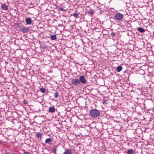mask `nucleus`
I'll return each mask as SVG.
<instances>
[{
  "label": "nucleus",
  "mask_w": 154,
  "mask_h": 154,
  "mask_svg": "<svg viewBox=\"0 0 154 154\" xmlns=\"http://www.w3.org/2000/svg\"><path fill=\"white\" fill-rule=\"evenodd\" d=\"M52 140L51 138H48L45 140V143L49 144L50 142H52Z\"/></svg>",
  "instance_id": "11"
},
{
  "label": "nucleus",
  "mask_w": 154,
  "mask_h": 154,
  "mask_svg": "<svg viewBox=\"0 0 154 154\" xmlns=\"http://www.w3.org/2000/svg\"><path fill=\"white\" fill-rule=\"evenodd\" d=\"M115 19L118 20H121L123 17V15L120 13H118L116 14L115 16Z\"/></svg>",
  "instance_id": "3"
},
{
  "label": "nucleus",
  "mask_w": 154,
  "mask_h": 154,
  "mask_svg": "<svg viewBox=\"0 0 154 154\" xmlns=\"http://www.w3.org/2000/svg\"><path fill=\"white\" fill-rule=\"evenodd\" d=\"M56 151L57 148H55L52 149V152L55 154L56 153Z\"/></svg>",
  "instance_id": "18"
},
{
  "label": "nucleus",
  "mask_w": 154,
  "mask_h": 154,
  "mask_svg": "<svg viewBox=\"0 0 154 154\" xmlns=\"http://www.w3.org/2000/svg\"><path fill=\"white\" fill-rule=\"evenodd\" d=\"M1 8L4 10H7L8 9V7L5 4H2L1 5Z\"/></svg>",
  "instance_id": "7"
},
{
  "label": "nucleus",
  "mask_w": 154,
  "mask_h": 154,
  "mask_svg": "<svg viewBox=\"0 0 154 154\" xmlns=\"http://www.w3.org/2000/svg\"><path fill=\"white\" fill-rule=\"evenodd\" d=\"M90 114L92 118H97L100 115V112L96 109H93L90 111Z\"/></svg>",
  "instance_id": "1"
},
{
  "label": "nucleus",
  "mask_w": 154,
  "mask_h": 154,
  "mask_svg": "<svg viewBox=\"0 0 154 154\" xmlns=\"http://www.w3.org/2000/svg\"><path fill=\"white\" fill-rule=\"evenodd\" d=\"M137 30L141 33L144 32L145 31V30L143 28L141 27H139L137 28Z\"/></svg>",
  "instance_id": "13"
},
{
  "label": "nucleus",
  "mask_w": 154,
  "mask_h": 154,
  "mask_svg": "<svg viewBox=\"0 0 154 154\" xmlns=\"http://www.w3.org/2000/svg\"><path fill=\"white\" fill-rule=\"evenodd\" d=\"M111 35L112 36H114L115 35V33L114 32H112L111 33Z\"/></svg>",
  "instance_id": "22"
},
{
  "label": "nucleus",
  "mask_w": 154,
  "mask_h": 154,
  "mask_svg": "<svg viewBox=\"0 0 154 154\" xmlns=\"http://www.w3.org/2000/svg\"><path fill=\"white\" fill-rule=\"evenodd\" d=\"M63 154H72V152L71 150L69 149H67L64 152Z\"/></svg>",
  "instance_id": "9"
},
{
  "label": "nucleus",
  "mask_w": 154,
  "mask_h": 154,
  "mask_svg": "<svg viewBox=\"0 0 154 154\" xmlns=\"http://www.w3.org/2000/svg\"><path fill=\"white\" fill-rule=\"evenodd\" d=\"M23 154H30L29 152H26V151H24Z\"/></svg>",
  "instance_id": "21"
},
{
  "label": "nucleus",
  "mask_w": 154,
  "mask_h": 154,
  "mask_svg": "<svg viewBox=\"0 0 154 154\" xmlns=\"http://www.w3.org/2000/svg\"><path fill=\"white\" fill-rule=\"evenodd\" d=\"M153 114H154V109H153Z\"/></svg>",
  "instance_id": "24"
},
{
  "label": "nucleus",
  "mask_w": 154,
  "mask_h": 154,
  "mask_svg": "<svg viewBox=\"0 0 154 154\" xmlns=\"http://www.w3.org/2000/svg\"><path fill=\"white\" fill-rule=\"evenodd\" d=\"M58 92H56L54 95V97L55 98H57L58 97Z\"/></svg>",
  "instance_id": "19"
},
{
  "label": "nucleus",
  "mask_w": 154,
  "mask_h": 154,
  "mask_svg": "<svg viewBox=\"0 0 154 154\" xmlns=\"http://www.w3.org/2000/svg\"><path fill=\"white\" fill-rule=\"evenodd\" d=\"M72 15L76 18H78L79 17V14L75 12Z\"/></svg>",
  "instance_id": "17"
},
{
  "label": "nucleus",
  "mask_w": 154,
  "mask_h": 154,
  "mask_svg": "<svg viewBox=\"0 0 154 154\" xmlns=\"http://www.w3.org/2000/svg\"><path fill=\"white\" fill-rule=\"evenodd\" d=\"M126 153L127 154H133L134 153V150L133 149H129Z\"/></svg>",
  "instance_id": "10"
},
{
  "label": "nucleus",
  "mask_w": 154,
  "mask_h": 154,
  "mask_svg": "<svg viewBox=\"0 0 154 154\" xmlns=\"http://www.w3.org/2000/svg\"><path fill=\"white\" fill-rule=\"evenodd\" d=\"M20 30L23 33H25L29 31V29L28 27H25L23 26L20 29Z\"/></svg>",
  "instance_id": "5"
},
{
  "label": "nucleus",
  "mask_w": 154,
  "mask_h": 154,
  "mask_svg": "<svg viewBox=\"0 0 154 154\" xmlns=\"http://www.w3.org/2000/svg\"><path fill=\"white\" fill-rule=\"evenodd\" d=\"M24 103L25 104H27V101H25L24 102Z\"/></svg>",
  "instance_id": "23"
},
{
  "label": "nucleus",
  "mask_w": 154,
  "mask_h": 154,
  "mask_svg": "<svg viewBox=\"0 0 154 154\" xmlns=\"http://www.w3.org/2000/svg\"><path fill=\"white\" fill-rule=\"evenodd\" d=\"M80 84L82 83L83 84H85L87 82V80L85 79V77L83 75L81 76L79 79Z\"/></svg>",
  "instance_id": "4"
},
{
  "label": "nucleus",
  "mask_w": 154,
  "mask_h": 154,
  "mask_svg": "<svg viewBox=\"0 0 154 154\" xmlns=\"http://www.w3.org/2000/svg\"><path fill=\"white\" fill-rule=\"evenodd\" d=\"M71 82L73 85L75 86L79 85L80 84L79 79L77 78L71 79Z\"/></svg>",
  "instance_id": "2"
},
{
  "label": "nucleus",
  "mask_w": 154,
  "mask_h": 154,
  "mask_svg": "<svg viewBox=\"0 0 154 154\" xmlns=\"http://www.w3.org/2000/svg\"><path fill=\"white\" fill-rule=\"evenodd\" d=\"M103 101H104V102H105V100H104V101H103Z\"/></svg>",
  "instance_id": "26"
},
{
  "label": "nucleus",
  "mask_w": 154,
  "mask_h": 154,
  "mask_svg": "<svg viewBox=\"0 0 154 154\" xmlns=\"http://www.w3.org/2000/svg\"><path fill=\"white\" fill-rule=\"evenodd\" d=\"M122 67L121 66H119L117 67L116 71L119 72H120L122 69Z\"/></svg>",
  "instance_id": "15"
},
{
  "label": "nucleus",
  "mask_w": 154,
  "mask_h": 154,
  "mask_svg": "<svg viewBox=\"0 0 154 154\" xmlns=\"http://www.w3.org/2000/svg\"><path fill=\"white\" fill-rule=\"evenodd\" d=\"M25 21L26 24L30 25L32 23V20L30 18L28 17L26 19Z\"/></svg>",
  "instance_id": "6"
},
{
  "label": "nucleus",
  "mask_w": 154,
  "mask_h": 154,
  "mask_svg": "<svg viewBox=\"0 0 154 154\" xmlns=\"http://www.w3.org/2000/svg\"><path fill=\"white\" fill-rule=\"evenodd\" d=\"M50 38L52 40H55L57 38V36L56 35H50Z\"/></svg>",
  "instance_id": "12"
},
{
  "label": "nucleus",
  "mask_w": 154,
  "mask_h": 154,
  "mask_svg": "<svg viewBox=\"0 0 154 154\" xmlns=\"http://www.w3.org/2000/svg\"><path fill=\"white\" fill-rule=\"evenodd\" d=\"M88 13L89 14H92L94 13V12L93 11H92V10L89 11L88 12Z\"/></svg>",
  "instance_id": "20"
},
{
  "label": "nucleus",
  "mask_w": 154,
  "mask_h": 154,
  "mask_svg": "<svg viewBox=\"0 0 154 154\" xmlns=\"http://www.w3.org/2000/svg\"><path fill=\"white\" fill-rule=\"evenodd\" d=\"M1 140H0V143H1Z\"/></svg>",
  "instance_id": "25"
},
{
  "label": "nucleus",
  "mask_w": 154,
  "mask_h": 154,
  "mask_svg": "<svg viewBox=\"0 0 154 154\" xmlns=\"http://www.w3.org/2000/svg\"><path fill=\"white\" fill-rule=\"evenodd\" d=\"M36 136L38 139H41L42 137V134L40 132L37 133Z\"/></svg>",
  "instance_id": "14"
},
{
  "label": "nucleus",
  "mask_w": 154,
  "mask_h": 154,
  "mask_svg": "<svg viewBox=\"0 0 154 154\" xmlns=\"http://www.w3.org/2000/svg\"><path fill=\"white\" fill-rule=\"evenodd\" d=\"M55 108L53 106L49 107L48 109L49 112L51 113H53L55 111Z\"/></svg>",
  "instance_id": "8"
},
{
  "label": "nucleus",
  "mask_w": 154,
  "mask_h": 154,
  "mask_svg": "<svg viewBox=\"0 0 154 154\" xmlns=\"http://www.w3.org/2000/svg\"><path fill=\"white\" fill-rule=\"evenodd\" d=\"M40 91L41 92L44 94L46 92V89L45 88H42L40 89Z\"/></svg>",
  "instance_id": "16"
}]
</instances>
